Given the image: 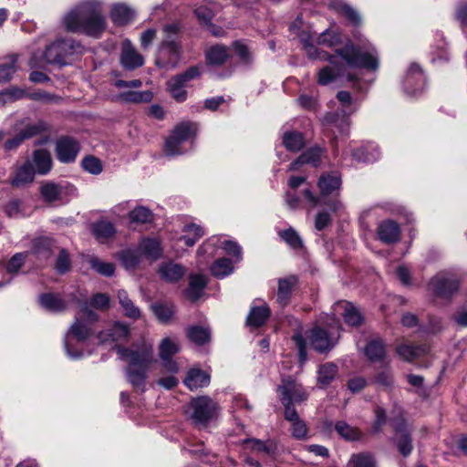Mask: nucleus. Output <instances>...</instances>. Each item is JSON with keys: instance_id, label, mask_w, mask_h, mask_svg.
<instances>
[{"instance_id": "nucleus-1", "label": "nucleus", "mask_w": 467, "mask_h": 467, "mask_svg": "<svg viewBox=\"0 0 467 467\" xmlns=\"http://www.w3.org/2000/svg\"><path fill=\"white\" fill-rule=\"evenodd\" d=\"M114 348L119 359L127 363L124 373L128 382L135 390L144 392L148 370L154 360L152 346L147 343L130 348L115 345Z\"/></svg>"}, {"instance_id": "nucleus-2", "label": "nucleus", "mask_w": 467, "mask_h": 467, "mask_svg": "<svg viewBox=\"0 0 467 467\" xmlns=\"http://www.w3.org/2000/svg\"><path fill=\"white\" fill-rule=\"evenodd\" d=\"M63 23L68 31L83 32L88 36L99 37L106 29L102 3L98 0L79 3L64 16Z\"/></svg>"}, {"instance_id": "nucleus-3", "label": "nucleus", "mask_w": 467, "mask_h": 467, "mask_svg": "<svg viewBox=\"0 0 467 467\" xmlns=\"http://www.w3.org/2000/svg\"><path fill=\"white\" fill-rule=\"evenodd\" d=\"M336 52L349 67H361L371 72L379 67V53L369 42L360 40V44L357 46L349 42Z\"/></svg>"}, {"instance_id": "nucleus-4", "label": "nucleus", "mask_w": 467, "mask_h": 467, "mask_svg": "<svg viewBox=\"0 0 467 467\" xmlns=\"http://www.w3.org/2000/svg\"><path fill=\"white\" fill-rule=\"evenodd\" d=\"M81 312L83 316L87 317L88 321H82L80 318L77 317L64 338L66 352L69 358L74 359L83 356L82 351L75 348L74 342L81 343L87 340L93 334L90 323L98 320V315L88 307L87 303L82 306Z\"/></svg>"}, {"instance_id": "nucleus-5", "label": "nucleus", "mask_w": 467, "mask_h": 467, "mask_svg": "<svg viewBox=\"0 0 467 467\" xmlns=\"http://www.w3.org/2000/svg\"><path fill=\"white\" fill-rule=\"evenodd\" d=\"M83 50V46L73 39L57 40L47 47L44 59L48 64L66 65L69 57L81 54Z\"/></svg>"}, {"instance_id": "nucleus-6", "label": "nucleus", "mask_w": 467, "mask_h": 467, "mask_svg": "<svg viewBox=\"0 0 467 467\" xmlns=\"http://www.w3.org/2000/svg\"><path fill=\"white\" fill-rule=\"evenodd\" d=\"M219 407L208 396L192 399L189 404V414L192 422L200 427H205L217 417Z\"/></svg>"}, {"instance_id": "nucleus-7", "label": "nucleus", "mask_w": 467, "mask_h": 467, "mask_svg": "<svg viewBox=\"0 0 467 467\" xmlns=\"http://www.w3.org/2000/svg\"><path fill=\"white\" fill-rule=\"evenodd\" d=\"M305 49L306 54L311 58H322L328 60L332 66L325 67L318 72V83L320 85H327L337 79V78L344 76L345 71L342 66H338L337 63V57L334 55H320L316 46L305 42Z\"/></svg>"}, {"instance_id": "nucleus-8", "label": "nucleus", "mask_w": 467, "mask_h": 467, "mask_svg": "<svg viewBox=\"0 0 467 467\" xmlns=\"http://www.w3.org/2000/svg\"><path fill=\"white\" fill-rule=\"evenodd\" d=\"M181 47L174 38L164 36L159 45L155 64L158 67L166 70L176 67L181 60Z\"/></svg>"}, {"instance_id": "nucleus-9", "label": "nucleus", "mask_w": 467, "mask_h": 467, "mask_svg": "<svg viewBox=\"0 0 467 467\" xmlns=\"http://www.w3.org/2000/svg\"><path fill=\"white\" fill-rule=\"evenodd\" d=\"M278 392L285 410H296V405H299L308 399L306 389L290 377L282 379Z\"/></svg>"}, {"instance_id": "nucleus-10", "label": "nucleus", "mask_w": 467, "mask_h": 467, "mask_svg": "<svg viewBox=\"0 0 467 467\" xmlns=\"http://www.w3.org/2000/svg\"><path fill=\"white\" fill-rule=\"evenodd\" d=\"M196 133V125L192 122H182L177 125L171 135L166 140L165 151L167 155L175 156L184 153L182 145L190 140Z\"/></svg>"}, {"instance_id": "nucleus-11", "label": "nucleus", "mask_w": 467, "mask_h": 467, "mask_svg": "<svg viewBox=\"0 0 467 467\" xmlns=\"http://www.w3.org/2000/svg\"><path fill=\"white\" fill-rule=\"evenodd\" d=\"M460 280L450 272H440L430 281V287L434 294L442 298H450L459 289Z\"/></svg>"}, {"instance_id": "nucleus-12", "label": "nucleus", "mask_w": 467, "mask_h": 467, "mask_svg": "<svg viewBox=\"0 0 467 467\" xmlns=\"http://www.w3.org/2000/svg\"><path fill=\"white\" fill-rule=\"evenodd\" d=\"M391 425L396 434L395 443L400 453L403 457H408L413 451L411 430L402 417L394 419Z\"/></svg>"}, {"instance_id": "nucleus-13", "label": "nucleus", "mask_w": 467, "mask_h": 467, "mask_svg": "<svg viewBox=\"0 0 467 467\" xmlns=\"http://www.w3.org/2000/svg\"><path fill=\"white\" fill-rule=\"evenodd\" d=\"M425 83L426 78L420 66L411 64L403 80L405 92L410 96H416L423 91Z\"/></svg>"}, {"instance_id": "nucleus-14", "label": "nucleus", "mask_w": 467, "mask_h": 467, "mask_svg": "<svg viewBox=\"0 0 467 467\" xmlns=\"http://www.w3.org/2000/svg\"><path fill=\"white\" fill-rule=\"evenodd\" d=\"M80 147L78 142L68 136L61 137L56 142V153L57 160L62 163L75 161Z\"/></svg>"}, {"instance_id": "nucleus-15", "label": "nucleus", "mask_w": 467, "mask_h": 467, "mask_svg": "<svg viewBox=\"0 0 467 467\" xmlns=\"http://www.w3.org/2000/svg\"><path fill=\"white\" fill-rule=\"evenodd\" d=\"M120 64L127 70H134L144 65V57L136 50L129 39L122 42Z\"/></svg>"}, {"instance_id": "nucleus-16", "label": "nucleus", "mask_w": 467, "mask_h": 467, "mask_svg": "<svg viewBox=\"0 0 467 467\" xmlns=\"http://www.w3.org/2000/svg\"><path fill=\"white\" fill-rule=\"evenodd\" d=\"M348 153L352 156L354 161L363 163L374 162L379 158L380 155L378 146L374 143H367L355 150L345 151V159Z\"/></svg>"}, {"instance_id": "nucleus-17", "label": "nucleus", "mask_w": 467, "mask_h": 467, "mask_svg": "<svg viewBox=\"0 0 467 467\" xmlns=\"http://www.w3.org/2000/svg\"><path fill=\"white\" fill-rule=\"evenodd\" d=\"M308 339L311 347L321 353L330 350L334 346L327 331L319 327H315L309 331Z\"/></svg>"}, {"instance_id": "nucleus-18", "label": "nucleus", "mask_w": 467, "mask_h": 467, "mask_svg": "<svg viewBox=\"0 0 467 467\" xmlns=\"http://www.w3.org/2000/svg\"><path fill=\"white\" fill-rule=\"evenodd\" d=\"M297 283L298 279L296 275H288L278 279L276 302L280 306L284 307L289 304Z\"/></svg>"}, {"instance_id": "nucleus-19", "label": "nucleus", "mask_w": 467, "mask_h": 467, "mask_svg": "<svg viewBox=\"0 0 467 467\" xmlns=\"http://www.w3.org/2000/svg\"><path fill=\"white\" fill-rule=\"evenodd\" d=\"M379 239L387 244L397 243L400 237V225L392 220H385L377 228Z\"/></svg>"}, {"instance_id": "nucleus-20", "label": "nucleus", "mask_w": 467, "mask_h": 467, "mask_svg": "<svg viewBox=\"0 0 467 467\" xmlns=\"http://www.w3.org/2000/svg\"><path fill=\"white\" fill-rule=\"evenodd\" d=\"M324 150L320 147H312L303 152L296 161L290 163L289 171H297L303 164L317 167L322 161Z\"/></svg>"}, {"instance_id": "nucleus-21", "label": "nucleus", "mask_w": 467, "mask_h": 467, "mask_svg": "<svg viewBox=\"0 0 467 467\" xmlns=\"http://www.w3.org/2000/svg\"><path fill=\"white\" fill-rule=\"evenodd\" d=\"M245 449H249L257 455L275 457L277 451V445L274 440L265 441L258 439H246L244 441Z\"/></svg>"}, {"instance_id": "nucleus-22", "label": "nucleus", "mask_w": 467, "mask_h": 467, "mask_svg": "<svg viewBox=\"0 0 467 467\" xmlns=\"http://www.w3.org/2000/svg\"><path fill=\"white\" fill-rule=\"evenodd\" d=\"M334 310L337 313L342 311L341 315L345 322L349 326L358 327L362 323L363 317L359 310L350 302L339 301L335 304Z\"/></svg>"}, {"instance_id": "nucleus-23", "label": "nucleus", "mask_w": 467, "mask_h": 467, "mask_svg": "<svg viewBox=\"0 0 467 467\" xmlns=\"http://www.w3.org/2000/svg\"><path fill=\"white\" fill-rule=\"evenodd\" d=\"M130 335L129 327L125 324L117 322L110 328L101 331L98 335L100 343H112L126 339Z\"/></svg>"}, {"instance_id": "nucleus-24", "label": "nucleus", "mask_w": 467, "mask_h": 467, "mask_svg": "<svg viewBox=\"0 0 467 467\" xmlns=\"http://www.w3.org/2000/svg\"><path fill=\"white\" fill-rule=\"evenodd\" d=\"M285 419L291 422V433L296 440L307 438L308 429L306 422L301 420L296 410H285Z\"/></svg>"}, {"instance_id": "nucleus-25", "label": "nucleus", "mask_w": 467, "mask_h": 467, "mask_svg": "<svg viewBox=\"0 0 467 467\" xmlns=\"http://www.w3.org/2000/svg\"><path fill=\"white\" fill-rule=\"evenodd\" d=\"M36 173L46 175L52 168V158L50 152L44 149L36 150L30 161Z\"/></svg>"}, {"instance_id": "nucleus-26", "label": "nucleus", "mask_w": 467, "mask_h": 467, "mask_svg": "<svg viewBox=\"0 0 467 467\" xmlns=\"http://www.w3.org/2000/svg\"><path fill=\"white\" fill-rule=\"evenodd\" d=\"M317 186L323 196L330 195L341 186V176L337 171L322 174L317 182Z\"/></svg>"}, {"instance_id": "nucleus-27", "label": "nucleus", "mask_w": 467, "mask_h": 467, "mask_svg": "<svg viewBox=\"0 0 467 467\" xmlns=\"http://www.w3.org/2000/svg\"><path fill=\"white\" fill-rule=\"evenodd\" d=\"M109 16L114 24L124 26L133 20L135 11L125 4L117 3L112 5Z\"/></svg>"}, {"instance_id": "nucleus-28", "label": "nucleus", "mask_w": 467, "mask_h": 467, "mask_svg": "<svg viewBox=\"0 0 467 467\" xmlns=\"http://www.w3.org/2000/svg\"><path fill=\"white\" fill-rule=\"evenodd\" d=\"M323 124L325 127L329 128L335 133L334 129H337L340 133L348 132L350 125L349 118L345 113H327L323 119Z\"/></svg>"}, {"instance_id": "nucleus-29", "label": "nucleus", "mask_w": 467, "mask_h": 467, "mask_svg": "<svg viewBox=\"0 0 467 467\" xmlns=\"http://www.w3.org/2000/svg\"><path fill=\"white\" fill-rule=\"evenodd\" d=\"M330 7L344 16L352 26H358L361 23L359 13L348 3L342 0H333L330 3Z\"/></svg>"}, {"instance_id": "nucleus-30", "label": "nucleus", "mask_w": 467, "mask_h": 467, "mask_svg": "<svg viewBox=\"0 0 467 467\" xmlns=\"http://www.w3.org/2000/svg\"><path fill=\"white\" fill-rule=\"evenodd\" d=\"M185 268L173 262L161 263L159 267V274L161 277L169 283L179 281L185 275Z\"/></svg>"}, {"instance_id": "nucleus-31", "label": "nucleus", "mask_w": 467, "mask_h": 467, "mask_svg": "<svg viewBox=\"0 0 467 467\" xmlns=\"http://www.w3.org/2000/svg\"><path fill=\"white\" fill-rule=\"evenodd\" d=\"M184 384L191 390L204 388L210 384V376L200 368H192L184 379Z\"/></svg>"}, {"instance_id": "nucleus-32", "label": "nucleus", "mask_w": 467, "mask_h": 467, "mask_svg": "<svg viewBox=\"0 0 467 467\" xmlns=\"http://www.w3.org/2000/svg\"><path fill=\"white\" fill-rule=\"evenodd\" d=\"M207 285V279L203 275L192 274L189 276V286L185 290L186 296L195 301L199 299Z\"/></svg>"}, {"instance_id": "nucleus-33", "label": "nucleus", "mask_w": 467, "mask_h": 467, "mask_svg": "<svg viewBox=\"0 0 467 467\" xmlns=\"http://www.w3.org/2000/svg\"><path fill=\"white\" fill-rule=\"evenodd\" d=\"M67 184L47 182L41 185L40 192L44 200L53 202L63 199Z\"/></svg>"}, {"instance_id": "nucleus-34", "label": "nucleus", "mask_w": 467, "mask_h": 467, "mask_svg": "<svg viewBox=\"0 0 467 467\" xmlns=\"http://www.w3.org/2000/svg\"><path fill=\"white\" fill-rule=\"evenodd\" d=\"M429 352V347L426 344L410 345L401 344L397 348L398 355L406 361H413L414 359L426 355Z\"/></svg>"}, {"instance_id": "nucleus-35", "label": "nucleus", "mask_w": 467, "mask_h": 467, "mask_svg": "<svg viewBox=\"0 0 467 467\" xmlns=\"http://www.w3.org/2000/svg\"><path fill=\"white\" fill-rule=\"evenodd\" d=\"M40 306L50 312L57 313L66 309V302L54 293H45L39 296Z\"/></svg>"}, {"instance_id": "nucleus-36", "label": "nucleus", "mask_w": 467, "mask_h": 467, "mask_svg": "<svg viewBox=\"0 0 467 467\" xmlns=\"http://www.w3.org/2000/svg\"><path fill=\"white\" fill-rule=\"evenodd\" d=\"M270 316V308L266 304L252 306L246 318V324L252 327H259L265 324Z\"/></svg>"}, {"instance_id": "nucleus-37", "label": "nucleus", "mask_w": 467, "mask_h": 467, "mask_svg": "<svg viewBox=\"0 0 467 467\" xmlns=\"http://www.w3.org/2000/svg\"><path fill=\"white\" fill-rule=\"evenodd\" d=\"M207 64L213 66H221L225 63L229 57V52L226 47L215 45L209 47L205 52Z\"/></svg>"}, {"instance_id": "nucleus-38", "label": "nucleus", "mask_w": 467, "mask_h": 467, "mask_svg": "<svg viewBox=\"0 0 467 467\" xmlns=\"http://www.w3.org/2000/svg\"><path fill=\"white\" fill-rule=\"evenodd\" d=\"M18 69L17 55H10L0 63V83L10 81Z\"/></svg>"}, {"instance_id": "nucleus-39", "label": "nucleus", "mask_w": 467, "mask_h": 467, "mask_svg": "<svg viewBox=\"0 0 467 467\" xmlns=\"http://www.w3.org/2000/svg\"><path fill=\"white\" fill-rule=\"evenodd\" d=\"M335 430L337 434L346 441H358L362 437L361 431L344 420H338L335 423Z\"/></svg>"}, {"instance_id": "nucleus-40", "label": "nucleus", "mask_w": 467, "mask_h": 467, "mask_svg": "<svg viewBox=\"0 0 467 467\" xmlns=\"http://www.w3.org/2000/svg\"><path fill=\"white\" fill-rule=\"evenodd\" d=\"M35 174L36 171L30 161H27L17 170L16 176L12 180V185L18 187L29 183L33 182Z\"/></svg>"}, {"instance_id": "nucleus-41", "label": "nucleus", "mask_w": 467, "mask_h": 467, "mask_svg": "<svg viewBox=\"0 0 467 467\" xmlns=\"http://www.w3.org/2000/svg\"><path fill=\"white\" fill-rule=\"evenodd\" d=\"M118 299L119 303L122 307L124 315L127 317L132 319H138L140 317V310L138 306L134 305V303L130 299L128 294L124 290H119L118 292Z\"/></svg>"}, {"instance_id": "nucleus-42", "label": "nucleus", "mask_w": 467, "mask_h": 467, "mask_svg": "<svg viewBox=\"0 0 467 467\" xmlns=\"http://www.w3.org/2000/svg\"><path fill=\"white\" fill-rule=\"evenodd\" d=\"M153 94L150 90L145 91H124L117 96V100L128 103L150 102Z\"/></svg>"}, {"instance_id": "nucleus-43", "label": "nucleus", "mask_w": 467, "mask_h": 467, "mask_svg": "<svg viewBox=\"0 0 467 467\" xmlns=\"http://www.w3.org/2000/svg\"><path fill=\"white\" fill-rule=\"evenodd\" d=\"M140 253L150 260L158 259L161 254V244L156 239H144L139 247Z\"/></svg>"}, {"instance_id": "nucleus-44", "label": "nucleus", "mask_w": 467, "mask_h": 467, "mask_svg": "<svg viewBox=\"0 0 467 467\" xmlns=\"http://www.w3.org/2000/svg\"><path fill=\"white\" fill-rule=\"evenodd\" d=\"M92 233L98 240L104 242L114 235L115 227L110 222L101 220L93 223Z\"/></svg>"}, {"instance_id": "nucleus-45", "label": "nucleus", "mask_w": 467, "mask_h": 467, "mask_svg": "<svg viewBox=\"0 0 467 467\" xmlns=\"http://www.w3.org/2000/svg\"><path fill=\"white\" fill-rule=\"evenodd\" d=\"M337 375V367L332 362H327L319 366L317 370V381L322 386L329 385Z\"/></svg>"}, {"instance_id": "nucleus-46", "label": "nucleus", "mask_w": 467, "mask_h": 467, "mask_svg": "<svg viewBox=\"0 0 467 467\" xmlns=\"http://www.w3.org/2000/svg\"><path fill=\"white\" fill-rule=\"evenodd\" d=\"M365 354L368 358L373 362L382 360L386 354L382 340L373 339L369 341L365 348Z\"/></svg>"}, {"instance_id": "nucleus-47", "label": "nucleus", "mask_w": 467, "mask_h": 467, "mask_svg": "<svg viewBox=\"0 0 467 467\" xmlns=\"http://www.w3.org/2000/svg\"><path fill=\"white\" fill-rule=\"evenodd\" d=\"M212 275L216 278H223L234 272L232 260L219 258L210 267Z\"/></svg>"}, {"instance_id": "nucleus-48", "label": "nucleus", "mask_w": 467, "mask_h": 467, "mask_svg": "<svg viewBox=\"0 0 467 467\" xmlns=\"http://www.w3.org/2000/svg\"><path fill=\"white\" fill-rule=\"evenodd\" d=\"M283 144L290 151H298L305 146V139L300 132L286 131L283 135Z\"/></svg>"}, {"instance_id": "nucleus-49", "label": "nucleus", "mask_w": 467, "mask_h": 467, "mask_svg": "<svg viewBox=\"0 0 467 467\" xmlns=\"http://www.w3.org/2000/svg\"><path fill=\"white\" fill-rule=\"evenodd\" d=\"M277 234L279 237L292 249L299 250L303 247V240L293 227H288L285 230H280Z\"/></svg>"}, {"instance_id": "nucleus-50", "label": "nucleus", "mask_w": 467, "mask_h": 467, "mask_svg": "<svg viewBox=\"0 0 467 467\" xmlns=\"http://www.w3.org/2000/svg\"><path fill=\"white\" fill-rule=\"evenodd\" d=\"M168 90L171 97L178 102H182L187 99L186 85H183L178 78L172 77L167 82Z\"/></svg>"}, {"instance_id": "nucleus-51", "label": "nucleus", "mask_w": 467, "mask_h": 467, "mask_svg": "<svg viewBox=\"0 0 467 467\" xmlns=\"http://www.w3.org/2000/svg\"><path fill=\"white\" fill-rule=\"evenodd\" d=\"M188 337L197 345H203L209 341L211 332L207 327L194 326L188 329Z\"/></svg>"}, {"instance_id": "nucleus-52", "label": "nucleus", "mask_w": 467, "mask_h": 467, "mask_svg": "<svg viewBox=\"0 0 467 467\" xmlns=\"http://www.w3.org/2000/svg\"><path fill=\"white\" fill-rule=\"evenodd\" d=\"M151 307L157 318L162 323L169 322L174 315V306L171 303H156Z\"/></svg>"}, {"instance_id": "nucleus-53", "label": "nucleus", "mask_w": 467, "mask_h": 467, "mask_svg": "<svg viewBox=\"0 0 467 467\" xmlns=\"http://www.w3.org/2000/svg\"><path fill=\"white\" fill-rule=\"evenodd\" d=\"M348 467H375V460L372 454L368 452L353 454Z\"/></svg>"}, {"instance_id": "nucleus-54", "label": "nucleus", "mask_w": 467, "mask_h": 467, "mask_svg": "<svg viewBox=\"0 0 467 467\" xmlns=\"http://www.w3.org/2000/svg\"><path fill=\"white\" fill-rule=\"evenodd\" d=\"M28 99L35 101H41L47 104H58L61 102L62 98L53 93L44 90H37L28 94Z\"/></svg>"}, {"instance_id": "nucleus-55", "label": "nucleus", "mask_w": 467, "mask_h": 467, "mask_svg": "<svg viewBox=\"0 0 467 467\" xmlns=\"http://www.w3.org/2000/svg\"><path fill=\"white\" fill-rule=\"evenodd\" d=\"M91 267L99 274L105 276H111L115 272V265L112 263L103 262L97 257H92L89 261Z\"/></svg>"}, {"instance_id": "nucleus-56", "label": "nucleus", "mask_w": 467, "mask_h": 467, "mask_svg": "<svg viewBox=\"0 0 467 467\" xmlns=\"http://www.w3.org/2000/svg\"><path fill=\"white\" fill-rule=\"evenodd\" d=\"M179 345L176 341L166 337L163 338L160 345L161 358H172L179 351Z\"/></svg>"}, {"instance_id": "nucleus-57", "label": "nucleus", "mask_w": 467, "mask_h": 467, "mask_svg": "<svg viewBox=\"0 0 467 467\" xmlns=\"http://www.w3.org/2000/svg\"><path fill=\"white\" fill-rule=\"evenodd\" d=\"M132 222L146 223L152 220V213L146 207L139 206L129 213Z\"/></svg>"}, {"instance_id": "nucleus-58", "label": "nucleus", "mask_w": 467, "mask_h": 467, "mask_svg": "<svg viewBox=\"0 0 467 467\" xmlns=\"http://www.w3.org/2000/svg\"><path fill=\"white\" fill-rule=\"evenodd\" d=\"M82 167L88 173L98 175L102 171L101 161L94 157L88 156L82 160Z\"/></svg>"}, {"instance_id": "nucleus-59", "label": "nucleus", "mask_w": 467, "mask_h": 467, "mask_svg": "<svg viewBox=\"0 0 467 467\" xmlns=\"http://www.w3.org/2000/svg\"><path fill=\"white\" fill-rule=\"evenodd\" d=\"M340 42L339 35L331 30L327 29L323 33H321L317 38V43L319 45L327 46V47H334Z\"/></svg>"}, {"instance_id": "nucleus-60", "label": "nucleus", "mask_w": 467, "mask_h": 467, "mask_svg": "<svg viewBox=\"0 0 467 467\" xmlns=\"http://www.w3.org/2000/svg\"><path fill=\"white\" fill-rule=\"evenodd\" d=\"M35 249H36L35 252L36 254V256L40 260H47L54 253L52 250V242L47 239L40 240L36 244Z\"/></svg>"}, {"instance_id": "nucleus-61", "label": "nucleus", "mask_w": 467, "mask_h": 467, "mask_svg": "<svg viewBox=\"0 0 467 467\" xmlns=\"http://www.w3.org/2000/svg\"><path fill=\"white\" fill-rule=\"evenodd\" d=\"M235 54L239 57L240 60L244 64H250L252 62V53L250 52L247 46L243 44L241 41H235L233 44Z\"/></svg>"}, {"instance_id": "nucleus-62", "label": "nucleus", "mask_w": 467, "mask_h": 467, "mask_svg": "<svg viewBox=\"0 0 467 467\" xmlns=\"http://www.w3.org/2000/svg\"><path fill=\"white\" fill-rule=\"evenodd\" d=\"M56 270L60 274H65L70 268L69 254L65 249L59 251L58 256L55 264Z\"/></svg>"}, {"instance_id": "nucleus-63", "label": "nucleus", "mask_w": 467, "mask_h": 467, "mask_svg": "<svg viewBox=\"0 0 467 467\" xmlns=\"http://www.w3.org/2000/svg\"><path fill=\"white\" fill-rule=\"evenodd\" d=\"M47 130V124L44 121H38L34 124H28L20 134L25 140L30 139Z\"/></svg>"}, {"instance_id": "nucleus-64", "label": "nucleus", "mask_w": 467, "mask_h": 467, "mask_svg": "<svg viewBox=\"0 0 467 467\" xmlns=\"http://www.w3.org/2000/svg\"><path fill=\"white\" fill-rule=\"evenodd\" d=\"M375 420L373 424V432L379 433L382 431L383 426L387 422V413L385 409L380 406H377L374 410Z\"/></svg>"}]
</instances>
